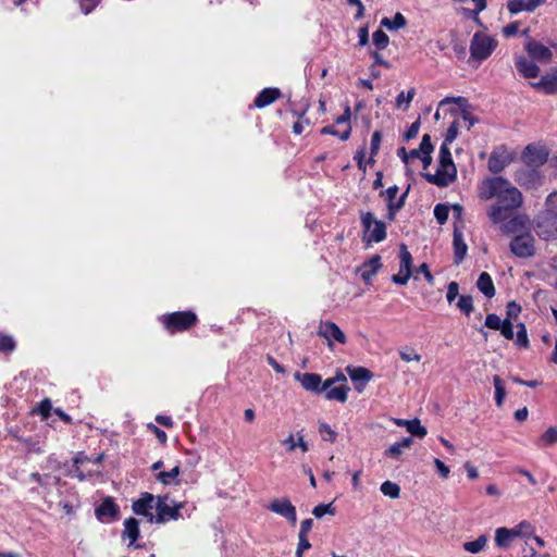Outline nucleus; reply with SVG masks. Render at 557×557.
<instances>
[{"mask_svg":"<svg viewBox=\"0 0 557 557\" xmlns=\"http://www.w3.org/2000/svg\"><path fill=\"white\" fill-rule=\"evenodd\" d=\"M480 196L482 199L497 198V205L488 211L494 223H499L509 216V213L522 205L520 190L504 177L497 176L483 182Z\"/></svg>","mask_w":557,"mask_h":557,"instance_id":"obj_1","label":"nucleus"},{"mask_svg":"<svg viewBox=\"0 0 557 557\" xmlns=\"http://www.w3.org/2000/svg\"><path fill=\"white\" fill-rule=\"evenodd\" d=\"M424 178L436 186L446 187L457 177V169L448 145L442 144L438 153V169L435 174L425 173Z\"/></svg>","mask_w":557,"mask_h":557,"instance_id":"obj_2","label":"nucleus"},{"mask_svg":"<svg viewBox=\"0 0 557 557\" xmlns=\"http://www.w3.org/2000/svg\"><path fill=\"white\" fill-rule=\"evenodd\" d=\"M363 226V242L381 243L386 238V225L383 221L376 220L372 212H362L360 215Z\"/></svg>","mask_w":557,"mask_h":557,"instance_id":"obj_3","label":"nucleus"},{"mask_svg":"<svg viewBox=\"0 0 557 557\" xmlns=\"http://www.w3.org/2000/svg\"><path fill=\"white\" fill-rule=\"evenodd\" d=\"M496 47V39L484 33H475L470 44L471 59L482 62L493 53Z\"/></svg>","mask_w":557,"mask_h":557,"instance_id":"obj_4","label":"nucleus"},{"mask_svg":"<svg viewBox=\"0 0 557 557\" xmlns=\"http://www.w3.org/2000/svg\"><path fill=\"white\" fill-rule=\"evenodd\" d=\"M161 321L170 333L183 332L197 322V315L191 311H177L162 315Z\"/></svg>","mask_w":557,"mask_h":557,"instance_id":"obj_5","label":"nucleus"},{"mask_svg":"<svg viewBox=\"0 0 557 557\" xmlns=\"http://www.w3.org/2000/svg\"><path fill=\"white\" fill-rule=\"evenodd\" d=\"M184 507L183 503L170 506L162 498H158L156 504V516H150V523H164L169 520H177L182 517L181 509Z\"/></svg>","mask_w":557,"mask_h":557,"instance_id":"obj_6","label":"nucleus"},{"mask_svg":"<svg viewBox=\"0 0 557 557\" xmlns=\"http://www.w3.org/2000/svg\"><path fill=\"white\" fill-rule=\"evenodd\" d=\"M535 232L545 240L557 238V216L546 210L539 215Z\"/></svg>","mask_w":557,"mask_h":557,"instance_id":"obj_7","label":"nucleus"},{"mask_svg":"<svg viewBox=\"0 0 557 557\" xmlns=\"http://www.w3.org/2000/svg\"><path fill=\"white\" fill-rule=\"evenodd\" d=\"M510 250L518 258H530L535 253L534 237L523 233L513 237L510 242Z\"/></svg>","mask_w":557,"mask_h":557,"instance_id":"obj_8","label":"nucleus"},{"mask_svg":"<svg viewBox=\"0 0 557 557\" xmlns=\"http://www.w3.org/2000/svg\"><path fill=\"white\" fill-rule=\"evenodd\" d=\"M268 509L284 517L292 525H295L297 522L296 507L286 497L273 499Z\"/></svg>","mask_w":557,"mask_h":557,"instance_id":"obj_9","label":"nucleus"},{"mask_svg":"<svg viewBox=\"0 0 557 557\" xmlns=\"http://www.w3.org/2000/svg\"><path fill=\"white\" fill-rule=\"evenodd\" d=\"M296 377L300 381L301 386L309 392L322 394L323 389L332 386V381L322 382L321 375L317 373H297Z\"/></svg>","mask_w":557,"mask_h":557,"instance_id":"obj_10","label":"nucleus"},{"mask_svg":"<svg viewBox=\"0 0 557 557\" xmlns=\"http://www.w3.org/2000/svg\"><path fill=\"white\" fill-rule=\"evenodd\" d=\"M517 183L525 188H536L542 184V175L537 169L525 165L515 174Z\"/></svg>","mask_w":557,"mask_h":557,"instance_id":"obj_11","label":"nucleus"},{"mask_svg":"<svg viewBox=\"0 0 557 557\" xmlns=\"http://www.w3.org/2000/svg\"><path fill=\"white\" fill-rule=\"evenodd\" d=\"M521 158L525 165L537 169L539 166L546 163L548 159V152L544 148L529 145L523 150Z\"/></svg>","mask_w":557,"mask_h":557,"instance_id":"obj_12","label":"nucleus"},{"mask_svg":"<svg viewBox=\"0 0 557 557\" xmlns=\"http://www.w3.org/2000/svg\"><path fill=\"white\" fill-rule=\"evenodd\" d=\"M318 335L327 341V345L332 347V341L339 344H345L347 338L344 332L334 322H321L318 330Z\"/></svg>","mask_w":557,"mask_h":557,"instance_id":"obj_13","label":"nucleus"},{"mask_svg":"<svg viewBox=\"0 0 557 557\" xmlns=\"http://www.w3.org/2000/svg\"><path fill=\"white\" fill-rule=\"evenodd\" d=\"M346 371L350 380L355 383L357 392L361 393L366 385L372 380L373 373L363 367H347Z\"/></svg>","mask_w":557,"mask_h":557,"instance_id":"obj_14","label":"nucleus"},{"mask_svg":"<svg viewBox=\"0 0 557 557\" xmlns=\"http://www.w3.org/2000/svg\"><path fill=\"white\" fill-rule=\"evenodd\" d=\"M154 496L150 493H143L140 497L132 505V509L136 515L145 516L150 522V516H154L151 510L156 508Z\"/></svg>","mask_w":557,"mask_h":557,"instance_id":"obj_15","label":"nucleus"},{"mask_svg":"<svg viewBox=\"0 0 557 557\" xmlns=\"http://www.w3.org/2000/svg\"><path fill=\"white\" fill-rule=\"evenodd\" d=\"M524 48L529 55L535 61L547 63L552 59L553 53L549 48L534 39H530Z\"/></svg>","mask_w":557,"mask_h":557,"instance_id":"obj_16","label":"nucleus"},{"mask_svg":"<svg viewBox=\"0 0 557 557\" xmlns=\"http://www.w3.org/2000/svg\"><path fill=\"white\" fill-rule=\"evenodd\" d=\"M515 65L517 71L525 78H534L540 74L537 64L524 55H517L515 58Z\"/></svg>","mask_w":557,"mask_h":557,"instance_id":"obj_17","label":"nucleus"},{"mask_svg":"<svg viewBox=\"0 0 557 557\" xmlns=\"http://www.w3.org/2000/svg\"><path fill=\"white\" fill-rule=\"evenodd\" d=\"M510 162L509 154L504 150L499 152L498 150H495L491 153L487 165L488 170L492 173H499L502 172Z\"/></svg>","mask_w":557,"mask_h":557,"instance_id":"obj_18","label":"nucleus"},{"mask_svg":"<svg viewBox=\"0 0 557 557\" xmlns=\"http://www.w3.org/2000/svg\"><path fill=\"white\" fill-rule=\"evenodd\" d=\"M453 245H454L455 263L459 264L465 259V257L467 255L468 246L463 239L462 232L460 230H458L457 227H455V230H454Z\"/></svg>","mask_w":557,"mask_h":557,"instance_id":"obj_19","label":"nucleus"},{"mask_svg":"<svg viewBox=\"0 0 557 557\" xmlns=\"http://www.w3.org/2000/svg\"><path fill=\"white\" fill-rule=\"evenodd\" d=\"M531 86L547 95H554L557 92V75H543L539 82L531 83Z\"/></svg>","mask_w":557,"mask_h":557,"instance_id":"obj_20","label":"nucleus"},{"mask_svg":"<svg viewBox=\"0 0 557 557\" xmlns=\"http://www.w3.org/2000/svg\"><path fill=\"white\" fill-rule=\"evenodd\" d=\"M281 97V90L278 88H264L259 92L255 99V106L257 108H264Z\"/></svg>","mask_w":557,"mask_h":557,"instance_id":"obj_21","label":"nucleus"},{"mask_svg":"<svg viewBox=\"0 0 557 557\" xmlns=\"http://www.w3.org/2000/svg\"><path fill=\"white\" fill-rule=\"evenodd\" d=\"M119 512V506L112 500V498H106L97 508L96 516L98 519L103 520L104 518H114Z\"/></svg>","mask_w":557,"mask_h":557,"instance_id":"obj_22","label":"nucleus"},{"mask_svg":"<svg viewBox=\"0 0 557 557\" xmlns=\"http://www.w3.org/2000/svg\"><path fill=\"white\" fill-rule=\"evenodd\" d=\"M382 267L381 257L375 255L362 264L361 277L364 282H369Z\"/></svg>","mask_w":557,"mask_h":557,"instance_id":"obj_23","label":"nucleus"},{"mask_svg":"<svg viewBox=\"0 0 557 557\" xmlns=\"http://www.w3.org/2000/svg\"><path fill=\"white\" fill-rule=\"evenodd\" d=\"M476 286L485 297L492 298L495 296V286L491 275L487 272H482L480 274Z\"/></svg>","mask_w":557,"mask_h":557,"instance_id":"obj_24","label":"nucleus"},{"mask_svg":"<svg viewBox=\"0 0 557 557\" xmlns=\"http://www.w3.org/2000/svg\"><path fill=\"white\" fill-rule=\"evenodd\" d=\"M349 391V386L341 385L335 387H327V389H323V393L327 400H337L339 403H345L347 400Z\"/></svg>","mask_w":557,"mask_h":557,"instance_id":"obj_25","label":"nucleus"},{"mask_svg":"<svg viewBox=\"0 0 557 557\" xmlns=\"http://www.w3.org/2000/svg\"><path fill=\"white\" fill-rule=\"evenodd\" d=\"M139 523L135 518H128L124 521V531L122 536L131 540L128 546H133L135 541L139 537Z\"/></svg>","mask_w":557,"mask_h":557,"instance_id":"obj_26","label":"nucleus"},{"mask_svg":"<svg viewBox=\"0 0 557 557\" xmlns=\"http://www.w3.org/2000/svg\"><path fill=\"white\" fill-rule=\"evenodd\" d=\"M407 24V20L405 18V16L397 12L393 20H389L388 17H384L382 18L381 21V25L386 27L387 29L389 30H397L399 28H403L405 27Z\"/></svg>","mask_w":557,"mask_h":557,"instance_id":"obj_27","label":"nucleus"},{"mask_svg":"<svg viewBox=\"0 0 557 557\" xmlns=\"http://www.w3.org/2000/svg\"><path fill=\"white\" fill-rule=\"evenodd\" d=\"M399 259L400 273L412 272V256L405 244L400 245Z\"/></svg>","mask_w":557,"mask_h":557,"instance_id":"obj_28","label":"nucleus"},{"mask_svg":"<svg viewBox=\"0 0 557 557\" xmlns=\"http://www.w3.org/2000/svg\"><path fill=\"white\" fill-rule=\"evenodd\" d=\"M513 533L510 529L498 528L495 532V543L499 547H507L509 542L513 539Z\"/></svg>","mask_w":557,"mask_h":557,"instance_id":"obj_29","label":"nucleus"},{"mask_svg":"<svg viewBox=\"0 0 557 557\" xmlns=\"http://www.w3.org/2000/svg\"><path fill=\"white\" fill-rule=\"evenodd\" d=\"M487 543V536L482 534L475 541L463 543V549L466 552L476 554L480 553Z\"/></svg>","mask_w":557,"mask_h":557,"instance_id":"obj_30","label":"nucleus"},{"mask_svg":"<svg viewBox=\"0 0 557 557\" xmlns=\"http://www.w3.org/2000/svg\"><path fill=\"white\" fill-rule=\"evenodd\" d=\"M493 384L495 387V403H496L497 407H502L504 404L505 396H506L505 384H504L503 380L500 379V376H498V375H495L493 377Z\"/></svg>","mask_w":557,"mask_h":557,"instance_id":"obj_31","label":"nucleus"},{"mask_svg":"<svg viewBox=\"0 0 557 557\" xmlns=\"http://www.w3.org/2000/svg\"><path fill=\"white\" fill-rule=\"evenodd\" d=\"M380 491L383 495L388 496L391 498H398L400 496V487L397 483L392 481H385L381 484Z\"/></svg>","mask_w":557,"mask_h":557,"instance_id":"obj_32","label":"nucleus"},{"mask_svg":"<svg viewBox=\"0 0 557 557\" xmlns=\"http://www.w3.org/2000/svg\"><path fill=\"white\" fill-rule=\"evenodd\" d=\"M456 306L466 315H470V313L474 310L472 296H470V295H461L459 297Z\"/></svg>","mask_w":557,"mask_h":557,"instance_id":"obj_33","label":"nucleus"},{"mask_svg":"<svg viewBox=\"0 0 557 557\" xmlns=\"http://www.w3.org/2000/svg\"><path fill=\"white\" fill-rule=\"evenodd\" d=\"M407 431L412 435L419 438H422L426 435V429L421 424L420 420L413 419L408 422Z\"/></svg>","mask_w":557,"mask_h":557,"instance_id":"obj_34","label":"nucleus"},{"mask_svg":"<svg viewBox=\"0 0 557 557\" xmlns=\"http://www.w3.org/2000/svg\"><path fill=\"white\" fill-rule=\"evenodd\" d=\"M557 443V428L550 426L539 440V446H550Z\"/></svg>","mask_w":557,"mask_h":557,"instance_id":"obj_35","label":"nucleus"},{"mask_svg":"<svg viewBox=\"0 0 557 557\" xmlns=\"http://www.w3.org/2000/svg\"><path fill=\"white\" fill-rule=\"evenodd\" d=\"M335 512H336V509H335V507H333L332 503H330V504H319L312 510V515L317 519H321L324 515L334 516Z\"/></svg>","mask_w":557,"mask_h":557,"instance_id":"obj_36","label":"nucleus"},{"mask_svg":"<svg viewBox=\"0 0 557 557\" xmlns=\"http://www.w3.org/2000/svg\"><path fill=\"white\" fill-rule=\"evenodd\" d=\"M523 227L521 220L515 216L502 225V231L509 235L520 231Z\"/></svg>","mask_w":557,"mask_h":557,"instance_id":"obj_37","label":"nucleus"},{"mask_svg":"<svg viewBox=\"0 0 557 557\" xmlns=\"http://www.w3.org/2000/svg\"><path fill=\"white\" fill-rule=\"evenodd\" d=\"M510 530L512 531L515 537L529 536L533 533V527L525 520L521 521L518 525Z\"/></svg>","mask_w":557,"mask_h":557,"instance_id":"obj_38","label":"nucleus"},{"mask_svg":"<svg viewBox=\"0 0 557 557\" xmlns=\"http://www.w3.org/2000/svg\"><path fill=\"white\" fill-rule=\"evenodd\" d=\"M372 40L374 46L380 50L385 49L389 42L388 36L381 29H377L373 33Z\"/></svg>","mask_w":557,"mask_h":557,"instance_id":"obj_39","label":"nucleus"},{"mask_svg":"<svg viewBox=\"0 0 557 557\" xmlns=\"http://www.w3.org/2000/svg\"><path fill=\"white\" fill-rule=\"evenodd\" d=\"M180 472H181L180 467L175 466L170 471H161L160 473H158L157 479L161 483L168 485L171 483V480L175 479L180 474Z\"/></svg>","mask_w":557,"mask_h":557,"instance_id":"obj_40","label":"nucleus"},{"mask_svg":"<svg viewBox=\"0 0 557 557\" xmlns=\"http://www.w3.org/2000/svg\"><path fill=\"white\" fill-rule=\"evenodd\" d=\"M319 433L324 441L334 443L336 440V432L325 422L320 423Z\"/></svg>","mask_w":557,"mask_h":557,"instance_id":"obj_41","label":"nucleus"},{"mask_svg":"<svg viewBox=\"0 0 557 557\" xmlns=\"http://www.w3.org/2000/svg\"><path fill=\"white\" fill-rule=\"evenodd\" d=\"M449 209L444 203H437L434 208V216L440 224H445L448 219Z\"/></svg>","mask_w":557,"mask_h":557,"instance_id":"obj_42","label":"nucleus"},{"mask_svg":"<svg viewBox=\"0 0 557 557\" xmlns=\"http://www.w3.org/2000/svg\"><path fill=\"white\" fill-rule=\"evenodd\" d=\"M416 95V90L414 88H411L408 90L407 95L405 96V92L401 91L397 97H396V106L398 108H401L403 104L405 103V109H407L409 107V103L412 101L413 97Z\"/></svg>","mask_w":557,"mask_h":557,"instance_id":"obj_43","label":"nucleus"},{"mask_svg":"<svg viewBox=\"0 0 557 557\" xmlns=\"http://www.w3.org/2000/svg\"><path fill=\"white\" fill-rule=\"evenodd\" d=\"M350 132H351L350 125H348L347 128L342 133L337 132L334 128V126H325L321 129L322 134H330L333 136H338L341 140H347L350 136Z\"/></svg>","mask_w":557,"mask_h":557,"instance_id":"obj_44","label":"nucleus"},{"mask_svg":"<svg viewBox=\"0 0 557 557\" xmlns=\"http://www.w3.org/2000/svg\"><path fill=\"white\" fill-rule=\"evenodd\" d=\"M518 327V331H517V345L521 346V347H529V339H528V333H527V327L523 323H519L517 325Z\"/></svg>","mask_w":557,"mask_h":557,"instance_id":"obj_45","label":"nucleus"},{"mask_svg":"<svg viewBox=\"0 0 557 557\" xmlns=\"http://www.w3.org/2000/svg\"><path fill=\"white\" fill-rule=\"evenodd\" d=\"M15 349V342L9 335H0V351L12 352Z\"/></svg>","mask_w":557,"mask_h":557,"instance_id":"obj_46","label":"nucleus"},{"mask_svg":"<svg viewBox=\"0 0 557 557\" xmlns=\"http://www.w3.org/2000/svg\"><path fill=\"white\" fill-rule=\"evenodd\" d=\"M527 0H508L507 9L511 14H518L525 11Z\"/></svg>","mask_w":557,"mask_h":557,"instance_id":"obj_47","label":"nucleus"},{"mask_svg":"<svg viewBox=\"0 0 557 557\" xmlns=\"http://www.w3.org/2000/svg\"><path fill=\"white\" fill-rule=\"evenodd\" d=\"M382 134L380 131H375L372 134L371 138V152H370V161H373V157L379 152L381 145Z\"/></svg>","mask_w":557,"mask_h":557,"instance_id":"obj_48","label":"nucleus"},{"mask_svg":"<svg viewBox=\"0 0 557 557\" xmlns=\"http://www.w3.org/2000/svg\"><path fill=\"white\" fill-rule=\"evenodd\" d=\"M458 129H459L458 122L454 121L449 125V127L446 132L445 139H444L443 144H445V145L451 144L458 136Z\"/></svg>","mask_w":557,"mask_h":557,"instance_id":"obj_49","label":"nucleus"},{"mask_svg":"<svg viewBox=\"0 0 557 557\" xmlns=\"http://www.w3.org/2000/svg\"><path fill=\"white\" fill-rule=\"evenodd\" d=\"M485 326L491 330H499L503 326V321L495 313H490L485 318Z\"/></svg>","mask_w":557,"mask_h":557,"instance_id":"obj_50","label":"nucleus"},{"mask_svg":"<svg viewBox=\"0 0 557 557\" xmlns=\"http://www.w3.org/2000/svg\"><path fill=\"white\" fill-rule=\"evenodd\" d=\"M446 103H456L460 107L461 110L463 108L468 110L469 107V102L465 97H446L440 102V106H444Z\"/></svg>","mask_w":557,"mask_h":557,"instance_id":"obj_51","label":"nucleus"},{"mask_svg":"<svg viewBox=\"0 0 557 557\" xmlns=\"http://www.w3.org/2000/svg\"><path fill=\"white\" fill-rule=\"evenodd\" d=\"M546 210L557 216V190L546 198Z\"/></svg>","mask_w":557,"mask_h":557,"instance_id":"obj_52","label":"nucleus"},{"mask_svg":"<svg viewBox=\"0 0 557 557\" xmlns=\"http://www.w3.org/2000/svg\"><path fill=\"white\" fill-rule=\"evenodd\" d=\"M403 448L397 444L391 445L385 451L384 455L388 458L399 460L403 454Z\"/></svg>","mask_w":557,"mask_h":557,"instance_id":"obj_53","label":"nucleus"},{"mask_svg":"<svg viewBox=\"0 0 557 557\" xmlns=\"http://www.w3.org/2000/svg\"><path fill=\"white\" fill-rule=\"evenodd\" d=\"M419 149L421 150L422 154H428V153L433 152L434 147L431 141V136L429 134H424L422 136V140L420 143Z\"/></svg>","mask_w":557,"mask_h":557,"instance_id":"obj_54","label":"nucleus"},{"mask_svg":"<svg viewBox=\"0 0 557 557\" xmlns=\"http://www.w3.org/2000/svg\"><path fill=\"white\" fill-rule=\"evenodd\" d=\"M502 335L507 339H513V326L509 319L503 321V326L499 329Z\"/></svg>","mask_w":557,"mask_h":557,"instance_id":"obj_55","label":"nucleus"},{"mask_svg":"<svg viewBox=\"0 0 557 557\" xmlns=\"http://www.w3.org/2000/svg\"><path fill=\"white\" fill-rule=\"evenodd\" d=\"M399 356L406 362H410V361L419 362L421 360V356L419 354H417L413 349L400 350Z\"/></svg>","mask_w":557,"mask_h":557,"instance_id":"obj_56","label":"nucleus"},{"mask_svg":"<svg viewBox=\"0 0 557 557\" xmlns=\"http://www.w3.org/2000/svg\"><path fill=\"white\" fill-rule=\"evenodd\" d=\"M459 294V285L457 282H450L447 286L446 298L449 304H451Z\"/></svg>","mask_w":557,"mask_h":557,"instance_id":"obj_57","label":"nucleus"},{"mask_svg":"<svg viewBox=\"0 0 557 557\" xmlns=\"http://www.w3.org/2000/svg\"><path fill=\"white\" fill-rule=\"evenodd\" d=\"M521 312V307L516 301H510L506 306V319L517 318Z\"/></svg>","mask_w":557,"mask_h":557,"instance_id":"obj_58","label":"nucleus"},{"mask_svg":"<svg viewBox=\"0 0 557 557\" xmlns=\"http://www.w3.org/2000/svg\"><path fill=\"white\" fill-rule=\"evenodd\" d=\"M99 3V0H79V7L84 14H89Z\"/></svg>","mask_w":557,"mask_h":557,"instance_id":"obj_59","label":"nucleus"},{"mask_svg":"<svg viewBox=\"0 0 557 557\" xmlns=\"http://www.w3.org/2000/svg\"><path fill=\"white\" fill-rule=\"evenodd\" d=\"M411 275H412V272H404V273L399 272L398 274H394L392 276V281H393V283H395L397 285H406Z\"/></svg>","mask_w":557,"mask_h":557,"instance_id":"obj_60","label":"nucleus"},{"mask_svg":"<svg viewBox=\"0 0 557 557\" xmlns=\"http://www.w3.org/2000/svg\"><path fill=\"white\" fill-rule=\"evenodd\" d=\"M298 546L296 553L304 554L305 550H308L311 547V544L307 537V535L298 534Z\"/></svg>","mask_w":557,"mask_h":557,"instance_id":"obj_61","label":"nucleus"},{"mask_svg":"<svg viewBox=\"0 0 557 557\" xmlns=\"http://www.w3.org/2000/svg\"><path fill=\"white\" fill-rule=\"evenodd\" d=\"M419 128H420V122L419 121H416L413 122L409 128L407 129V132L405 133V139L406 140H410L414 137H417L418 133H419Z\"/></svg>","mask_w":557,"mask_h":557,"instance_id":"obj_62","label":"nucleus"},{"mask_svg":"<svg viewBox=\"0 0 557 557\" xmlns=\"http://www.w3.org/2000/svg\"><path fill=\"white\" fill-rule=\"evenodd\" d=\"M461 117L465 122L468 123L467 127L470 129L475 123H478V119L473 116L467 109H462V112L460 113Z\"/></svg>","mask_w":557,"mask_h":557,"instance_id":"obj_63","label":"nucleus"},{"mask_svg":"<svg viewBox=\"0 0 557 557\" xmlns=\"http://www.w3.org/2000/svg\"><path fill=\"white\" fill-rule=\"evenodd\" d=\"M52 406H51V401L49 399H44L42 401H40L39 404V407H38V411L39 413L44 417V418H48V416L50 414V410H51Z\"/></svg>","mask_w":557,"mask_h":557,"instance_id":"obj_64","label":"nucleus"}]
</instances>
